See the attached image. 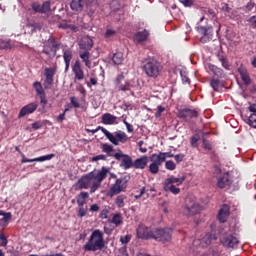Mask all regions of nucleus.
Listing matches in <instances>:
<instances>
[{"instance_id":"20e7f679","label":"nucleus","mask_w":256,"mask_h":256,"mask_svg":"<svg viewBox=\"0 0 256 256\" xmlns=\"http://www.w3.org/2000/svg\"><path fill=\"white\" fill-rule=\"evenodd\" d=\"M131 176L125 175L116 179L115 183L110 188L111 195H119V193L127 189V183H129Z\"/></svg>"},{"instance_id":"a878e982","label":"nucleus","mask_w":256,"mask_h":256,"mask_svg":"<svg viewBox=\"0 0 256 256\" xmlns=\"http://www.w3.org/2000/svg\"><path fill=\"white\" fill-rule=\"evenodd\" d=\"M163 189L166 193H172L173 195H179V193H181L180 188H177L175 184H171L166 180L163 183Z\"/></svg>"},{"instance_id":"0e129e2a","label":"nucleus","mask_w":256,"mask_h":256,"mask_svg":"<svg viewBox=\"0 0 256 256\" xmlns=\"http://www.w3.org/2000/svg\"><path fill=\"white\" fill-rule=\"evenodd\" d=\"M184 7H192L194 0H178Z\"/></svg>"},{"instance_id":"412c9836","label":"nucleus","mask_w":256,"mask_h":256,"mask_svg":"<svg viewBox=\"0 0 256 256\" xmlns=\"http://www.w3.org/2000/svg\"><path fill=\"white\" fill-rule=\"evenodd\" d=\"M231 215V207L227 204H223L218 212V221L225 223Z\"/></svg>"},{"instance_id":"69168bd1","label":"nucleus","mask_w":256,"mask_h":256,"mask_svg":"<svg viewBox=\"0 0 256 256\" xmlns=\"http://www.w3.org/2000/svg\"><path fill=\"white\" fill-rule=\"evenodd\" d=\"M174 159H175L176 163H181V161H183V159H185V154L174 155Z\"/></svg>"},{"instance_id":"603ef678","label":"nucleus","mask_w":256,"mask_h":256,"mask_svg":"<svg viewBox=\"0 0 256 256\" xmlns=\"http://www.w3.org/2000/svg\"><path fill=\"white\" fill-rule=\"evenodd\" d=\"M202 147L205 151H212L213 145L209 143L207 139L202 140Z\"/></svg>"},{"instance_id":"c03bdc74","label":"nucleus","mask_w":256,"mask_h":256,"mask_svg":"<svg viewBox=\"0 0 256 256\" xmlns=\"http://www.w3.org/2000/svg\"><path fill=\"white\" fill-rule=\"evenodd\" d=\"M240 77L244 83V85H251V77H249V73L247 71H240Z\"/></svg>"},{"instance_id":"b1692460","label":"nucleus","mask_w":256,"mask_h":256,"mask_svg":"<svg viewBox=\"0 0 256 256\" xmlns=\"http://www.w3.org/2000/svg\"><path fill=\"white\" fill-rule=\"evenodd\" d=\"M149 163V157H147V155H144L140 158H137L134 162H133V168L134 169H145L147 167V164Z\"/></svg>"},{"instance_id":"a19ab883","label":"nucleus","mask_w":256,"mask_h":256,"mask_svg":"<svg viewBox=\"0 0 256 256\" xmlns=\"http://www.w3.org/2000/svg\"><path fill=\"white\" fill-rule=\"evenodd\" d=\"M124 57H123V52H116L114 53L113 57H112V61L114 63V65H121V63H123L124 61Z\"/></svg>"},{"instance_id":"aec40b11","label":"nucleus","mask_w":256,"mask_h":256,"mask_svg":"<svg viewBox=\"0 0 256 256\" xmlns=\"http://www.w3.org/2000/svg\"><path fill=\"white\" fill-rule=\"evenodd\" d=\"M230 185H233V180L231 179L229 172L224 173L217 180V187L219 189H225V188L229 187Z\"/></svg>"},{"instance_id":"774afa93","label":"nucleus","mask_w":256,"mask_h":256,"mask_svg":"<svg viewBox=\"0 0 256 256\" xmlns=\"http://www.w3.org/2000/svg\"><path fill=\"white\" fill-rule=\"evenodd\" d=\"M115 33H117L115 30L108 29L105 33L106 39H109V37H113V35H115Z\"/></svg>"},{"instance_id":"473e14b6","label":"nucleus","mask_w":256,"mask_h":256,"mask_svg":"<svg viewBox=\"0 0 256 256\" xmlns=\"http://www.w3.org/2000/svg\"><path fill=\"white\" fill-rule=\"evenodd\" d=\"M150 161L156 165H163V163H165V158L163 157V154L158 153V154H152L150 156Z\"/></svg>"},{"instance_id":"423d86ee","label":"nucleus","mask_w":256,"mask_h":256,"mask_svg":"<svg viewBox=\"0 0 256 256\" xmlns=\"http://www.w3.org/2000/svg\"><path fill=\"white\" fill-rule=\"evenodd\" d=\"M199 213H201V205H199L195 200L187 198L184 205V214H186L187 217H193V215H197Z\"/></svg>"},{"instance_id":"3c124183","label":"nucleus","mask_w":256,"mask_h":256,"mask_svg":"<svg viewBox=\"0 0 256 256\" xmlns=\"http://www.w3.org/2000/svg\"><path fill=\"white\" fill-rule=\"evenodd\" d=\"M55 157V154H48L45 156H40L38 158H35L36 163L43 162V161H51Z\"/></svg>"},{"instance_id":"f8f14e48","label":"nucleus","mask_w":256,"mask_h":256,"mask_svg":"<svg viewBox=\"0 0 256 256\" xmlns=\"http://www.w3.org/2000/svg\"><path fill=\"white\" fill-rule=\"evenodd\" d=\"M57 73V65H54L53 67L45 68L44 70V89H51L53 86V81L55 74Z\"/></svg>"},{"instance_id":"a18cd8bd","label":"nucleus","mask_w":256,"mask_h":256,"mask_svg":"<svg viewBox=\"0 0 256 256\" xmlns=\"http://www.w3.org/2000/svg\"><path fill=\"white\" fill-rule=\"evenodd\" d=\"M87 211H89V208L85 205L82 206H78V217L80 219H83V217H85V215H87Z\"/></svg>"},{"instance_id":"a211bd4d","label":"nucleus","mask_w":256,"mask_h":256,"mask_svg":"<svg viewBox=\"0 0 256 256\" xmlns=\"http://www.w3.org/2000/svg\"><path fill=\"white\" fill-rule=\"evenodd\" d=\"M38 107H39V104L35 102H32L28 105L23 106L18 114V118L21 119L22 117L35 113Z\"/></svg>"},{"instance_id":"7c9ffc66","label":"nucleus","mask_w":256,"mask_h":256,"mask_svg":"<svg viewBox=\"0 0 256 256\" xmlns=\"http://www.w3.org/2000/svg\"><path fill=\"white\" fill-rule=\"evenodd\" d=\"M210 86L213 91H221V89H223V82L221 81V78L212 77L210 80Z\"/></svg>"},{"instance_id":"1a4fd4ad","label":"nucleus","mask_w":256,"mask_h":256,"mask_svg":"<svg viewBox=\"0 0 256 256\" xmlns=\"http://www.w3.org/2000/svg\"><path fill=\"white\" fill-rule=\"evenodd\" d=\"M197 117H199V112L193 109L184 108L177 112V118L185 121V123H191V119H197Z\"/></svg>"},{"instance_id":"f03ea898","label":"nucleus","mask_w":256,"mask_h":256,"mask_svg":"<svg viewBox=\"0 0 256 256\" xmlns=\"http://www.w3.org/2000/svg\"><path fill=\"white\" fill-rule=\"evenodd\" d=\"M99 129H101L102 133L105 135V137H107V139L109 140L110 143H112L113 145H119V143H127V134L125 132H116L115 135L111 132H109L107 129H105L104 127L99 126L98 129H94V130H87L88 133H92L93 135H95V133H97L99 131Z\"/></svg>"},{"instance_id":"c85d7f7f","label":"nucleus","mask_w":256,"mask_h":256,"mask_svg":"<svg viewBox=\"0 0 256 256\" xmlns=\"http://www.w3.org/2000/svg\"><path fill=\"white\" fill-rule=\"evenodd\" d=\"M83 7H85V0H72L70 3L72 11H76L77 13H81Z\"/></svg>"},{"instance_id":"72a5a7b5","label":"nucleus","mask_w":256,"mask_h":256,"mask_svg":"<svg viewBox=\"0 0 256 256\" xmlns=\"http://www.w3.org/2000/svg\"><path fill=\"white\" fill-rule=\"evenodd\" d=\"M107 173H109V169L102 167L97 175H94V179H96L99 183H103V180L107 178Z\"/></svg>"},{"instance_id":"dca6fc26","label":"nucleus","mask_w":256,"mask_h":256,"mask_svg":"<svg viewBox=\"0 0 256 256\" xmlns=\"http://www.w3.org/2000/svg\"><path fill=\"white\" fill-rule=\"evenodd\" d=\"M31 9L34 13H49V11H51V2L45 1L42 5L39 2H33L31 4Z\"/></svg>"},{"instance_id":"6e6d98bb","label":"nucleus","mask_w":256,"mask_h":256,"mask_svg":"<svg viewBox=\"0 0 256 256\" xmlns=\"http://www.w3.org/2000/svg\"><path fill=\"white\" fill-rule=\"evenodd\" d=\"M43 125H45V123H43V121L39 120V121L32 123L31 127H32V129H34V131H37V130L41 129L43 127Z\"/></svg>"},{"instance_id":"6e6552de","label":"nucleus","mask_w":256,"mask_h":256,"mask_svg":"<svg viewBox=\"0 0 256 256\" xmlns=\"http://www.w3.org/2000/svg\"><path fill=\"white\" fill-rule=\"evenodd\" d=\"M113 83L117 91H131V83H129V81H125V74L123 72L115 77Z\"/></svg>"},{"instance_id":"052dcab7","label":"nucleus","mask_w":256,"mask_h":256,"mask_svg":"<svg viewBox=\"0 0 256 256\" xmlns=\"http://www.w3.org/2000/svg\"><path fill=\"white\" fill-rule=\"evenodd\" d=\"M92 161H94V162H97V161H107V155L100 154V155L94 156L92 158Z\"/></svg>"},{"instance_id":"f257e3e1","label":"nucleus","mask_w":256,"mask_h":256,"mask_svg":"<svg viewBox=\"0 0 256 256\" xmlns=\"http://www.w3.org/2000/svg\"><path fill=\"white\" fill-rule=\"evenodd\" d=\"M84 251H103L105 249V234L103 231L96 229L94 230L87 243L83 246Z\"/></svg>"},{"instance_id":"8fccbe9b","label":"nucleus","mask_w":256,"mask_h":256,"mask_svg":"<svg viewBox=\"0 0 256 256\" xmlns=\"http://www.w3.org/2000/svg\"><path fill=\"white\" fill-rule=\"evenodd\" d=\"M200 139H201V136H199V134H195V135H193L191 138H190V145H191V147H198V144L197 143H199V141H200Z\"/></svg>"},{"instance_id":"2f4dec72","label":"nucleus","mask_w":256,"mask_h":256,"mask_svg":"<svg viewBox=\"0 0 256 256\" xmlns=\"http://www.w3.org/2000/svg\"><path fill=\"white\" fill-rule=\"evenodd\" d=\"M117 121V116L112 115L111 113H105L102 115V123L104 125H113Z\"/></svg>"},{"instance_id":"13d9d810","label":"nucleus","mask_w":256,"mask_h":256,"mask_svg":"<svg viewBox=\"0 0 256 256\" xmlns=\"http://www.w3.org/2000/svg\"><path fill=\"white\" fill-rule=\"evenodd\" d=\"M99 187H101V182H99V181L93 182L92 186L90 188L91 195H93V193H95V191H97V189H99Z\"/></svg>"},{"instance_id":"4d7b16f0","label":"nucleus","mask_w":256,"mask_h":256,"mask_svg":"<svg viewBox=\"0 0 256 256\" xmlns=\"http://www.w3.org/2000/svg\"><path fill=\"white\" fill-rule=\"evenodd\" d=\"M7 243H9V241L5 237V234H3V232H0V247H7Z\"/></svg>"},{"instance_id":"cd10ccee","label":"nucleus","mask_w":256,"mask_h":256,"mask_svg":"<svg viewBox=\"0 0 256 256\" xmlns=\"http://www.w3.org/2000/svg\"><path fill=\"white\" fill-rule=\"evenodd\" d=\"M79 48L83 49L84 51H91V49H93V39L89 37H84L79 42Z\"/></svg>"},{"instance_id":"393cba45","label":"nucleus","mask_w":256,"mask_h":256,"mask_svg":"<svg viewBox=\"0 0 256 256\" xmlns=\"http://www.w3.org/2000/svg\"><path fill=\"white\" fill-rule=\"evenodd\" d=\"M147 39H149V32L147 29H144L143 31H138L134 35V42L138 44L145 43Z\"/></svg>"},{"instance_id":"338daca9","label":"nucleus","mask_w":256,"mask_h":256,"mask_svg":"<svg viewBox=\"0 0 256 256\" xmlns=\"http://www.w3.org/2000/svg\"><path fill=\"white\" fill-rule=\"evenodd\" d=\"M163 111H165V107H163V106H158V107H157V112L155 113V117H157V118L161 117Z\"/></svg>"},{"instance_id":"2eb2a0df","label":"nucleus","mask_w":256,"mask_h":256,"mask_svg":"<svg viewBox=\"0 0 256 256\" xmlns=\"http://www.w3.org/2000/svg\"><path fill=\"white\" fill-rule=\"evenodd\" d=\"M217 241V234L213 232L206 233L202 239L195 240L194 243L200 244L202 248L209 247V245H213Z\"/></svg>"},{"instance_id":"4be33fe9","label":"nucleus","mask_w":256,"mask_h":256,"mask_svg":"<svg viewBox=\"0 0 256 256\" xmlns=\"http://www.w3.org/2000/svg\"><path fill=\"white\" fill-rule=\"evenodd\" d=\"M63 60L65 63V73L69 71V67H71V61L73 60V51L71 49H63Z\"/></svg>"},{"instance_id":"79ce46f5","label":"nucleus","mask_w":256,"mask_h":256,"mask_svg":"<svg viewBox=\"0 0 256 256\" xmlns=\"http://www.w3.org/2000/svg\"><path fill=\"white\" fill-rule=\"evenodd\" d=\"M218 61H220L222 67H224V69H226V71H229L231 69V65L229 64V60L227 59V57H225L223 55H219Z\"/></svg>"},{"instance_id":"f704fd0d","label":"nucleus","mask_w":256,"mask_h":256,"mask_svg":"<svg viewBox=\"0 0 256 256\" xmlns=\"http://www.w3.org/2000/svg\"><path fill=\"white\" fill-rule=\"evenodd\" d=\"M185 179H187L186 176H182L180 178H175L174 176H171L169 178H167L165 181L172 184V185H183V182L185 181Z\"/></svg>"},{"instance_id":"bb28decb","label":"nucleus","mask_w":256,"mask_h":256,"mask_svg":"<svg viewBox=\"0 0 256 256\" xmlns=\"http://www.w3.org/2000/svg\"><path fill=\"white\" fill-rule=\"evenodd\" d=\"M79 57L82 59V63H84L85 67L91 69V53L89 50L80 51Z\"/></svg>"},{"instance_id":"0eeeda50","label":"nucleus","mask_w":256,"mask_h":256,"mask_svg":"<svg viewBox=\"0 0 256 256\" xmlns=\"http://www.w3.org/2000/svg\"><path fill=\"white\" fill-rule=\"evenodd\" d=\"M173 237V229L163 228L154 231L155 241H161V243H169Z\"/></svg>"},{"instance_id":"9d476101","label":"nucleus","mask_w":256,"mask_h":256,"mask_svg":"<svg viewBox=\"0 0 256 256\" xmlns=\"http://www.w3.org/2000/svg\"><path fill=\"white\" fill-rule=\"evenodd\" d=\"M113 157L117 160V161H121L120 162V167H122V169H125V171H127V169H131L133 167V158L130 155L127 154H123V152H117L113 155Z\"/></svg>"},{"instance_id":"de8ad7c7","label":"nucleus","mask_w":256,"mask_h":256,"mask_svg":"<svg viewBox=\"0 0 256 256\" xmlns=\"http://www.w3.org/2000/svg\"><path fill=\"white\" fill-rule=\"evenodd\" d=\"M159 164H154L153 162L149 165L148 167V171L149 173H151L152 175H157V173H159Z\"/></svg>"},{"instance_id":"c756f323","label":"nucleus","mask_w":256,"mask_h":256,"mask_svg":"<svg viewBox=\"0 0 256 256\" xmlns=\"http://www.w3.org/2000/svg\"><path fill=\"white\" fill-rule=\"evenodd\" d=\"M9 221H11V213L0 210V225L2 227H7Z\"/></svg>"},{"instance_id":"e2e57ef3","label":"nucleus","mask_w":256,"mask_h":256,"mask_svg":"<svg viewBox=\"0 0 256 256\" xmlns=\"http://www.w3.org/2000/svg\"><path fill=\"white\" fill-rule=\"evenodd\" d=\"M70 103L75 107V109H79V107H81V104L77 102V98H75V96L70 97Z\"/></svg>"},{"instance_id":"4c0bfd02","label":"nucleus","mask_w":256,"mask_h":256,"mask_svg":"<svg viewBox=\"0 0 256 256\" xmlns=\"http://www.w3.org/2000/svg\"><path fill=\"white\" fill-rule=\"evenodd\" d=\"M100 149H102V153H107V157H113V155H111V153H113V151H115V149L113 148V146L107 144V143H102L100 145Z\"/></svg>"},{"instance_id":"58836bf2","label":"nucleus","mask_w":256,"mask_h":256,"mask_svg":"<svg viewBox=\"0 0 256 256\" xmlns=\"http://www.w3.org/2000/svg\"><path fill=\"white\" fill-rule=\"evenodd\" d=\"M110 223H112L116 227L123 225V216H121V214L119 213L114 214L112 219L110 220Z\"/></svg>"},{"instance_id":"bf43d9fd","label":"nucleus","mask_w":256,"mask_h":256,"mask_svg":"<svg viewBox=\"0 0 256 256\" xmlns=\"http://www.w3.org/2000/svg\"><path fill=\"white\" fill-rule=\"evenodd\" d=\"M132 235L131 234H127L124 237H120V242L122 243V245H127V243H129L132 239Z\"/></svg>"},{"instance_id":"5701e85b","label":"nucleus","mask_w":256,"mask_h":256,"mask_svg":"<svg viewBox=\"0 0 256 256\" xmlns=\"http://www.w3.org/2000/svg\"><path fill=\"white\" fill-rule=\"evenodd\" d=\"M207 67H208V70L211 71V73H213L214 75L213 77H215L216 79H225L226 75L223 69L211 63H209Z\"/></svg>"},{"instance_id":"37998d69","label":"nucleus","mask_w":256,"mask_h":256,"mask_svg":"<svg viewBox=\"0 0 256 256\" xmlns=\"http://www.w3.org/2000/svg\"><path fill=\"white\" fill-rule=\"evenodd\" d=\"M26 29H28V33L32 35V33H36L37 30L41 29V26L39 24L33 22V23H27Z\"/></svg>"},{"instance_id":"6ab92c4d","label":"nucleus","mask_w":256,"mask_h":256,"mask_svg":"<svg viewBox=\"0 0 256 256\" xmlns=\"http://www.w3.org/2000/svg\"><path fill=\"white\" fill-rule=\"evenodd\" d=\"M93 179H95V174H93V172H91V173H89V174H87L85 176H82L78 180V188L79 189H89Z\"/></svg>"},{"instance_id":"5fc2aeb1","label":"nucleus","mask_w":256,"mask_h":256,"mask_svg":"<svg viewBox=\"0 0 256 256\" xmlns=\"http://www.w3.org/2000/svg\"><path fill=\"white\" fill-rule=\"evenodd\" d=\"M248 125L256 129V114H251L248 118Z\"/></svg>"},{"instance_id":"ea45409f","label":"nucleus","mask_w":256,"mask_h":256,"mask_svg":"<svg viewBox=\"0 0 256 256\" xmlns=\"http://www.w3.org/2000/svg\"><path fill=\"white\" fill-rule=\"evenodd\" d=\"M15 47V44L11 40L0 39V49L9 50Z\"/></svg>"},{"instance_id":"9b49d317","label":"nucleus","mask_w":256,"mask_h":256,"mask_svg":"<svg viewBox=\"0 0 256 256\" xmlns=\"http://www.w3.org/2000/svg\"><path fill=\"white\" fill-rule=\"evenodd\" d=\"M220 243H222L224 247L235 249V247L239 245V239L233 236V234L223 233L220 236Z\"/></svg>"},{"instance_id":"c9c22d12","label":"nucleus","mask_w":256,"mask_h":256,"mask_svg":"<svg viewBox=\"0 0 256 256\" xmlns=\"http://www.w3.org/2000/svg\"><path fill=\"white\" fill-rule=\"evenodd\" d=\"M87 199H89V193L88 192H81L78 196H77V205L78 207H82V205H85V201H87Z\"/></svg>"},{"instance_id":"49530a36","label":"nucleus","mask_w":256,"mask_h":256,"mask_svg":"<svg viewBox=\"0 0 256 256\" xmlns=\"http://www.w3.org/2000/svg\"><path fill=\"white\" fill-rule=\"evenodd\" d=\"M125 199H127V197H125V195H119L116 198V205L117 207H119V209L125 207Z\"/></svg>"},{"instance_id":"680f3d73","label":"nucleus","mask_w":256,"mask_h":256,"mask_svg":"<svg viewBox=\"0 0 256 256\" xmlns=\"http://www.w3.org/2000/svg\"><path fill=\"white\" fill-rule=\"evenodd\" d=\"M180 76L182 79V83H186L189 85V83H191V80L189 79V77L187 76V74L183 71L180 72Z\"/></svg>"},{"instance_id":"7ed1b4c3","label":"nucleus","mask_w":256,"mask_h":256,"mask_svg":"<svg viewBox=\"0 0 256 256\" xmlns=\"http://www.w3.org/2000/svg\"><path fill=\"white\" fill-rule=\"evenodd\" d=\"M143 70L147 77H152V79H157V76L160 75L161 71H163V66L157 59L148 58L146 59Z\"/></svg>"},{"instance_id":"4468645a","label":"nucleus","mask_w":256,"mask_h":256,"mask_svg":"<svg viewBox=\"0 0 256 256\" xmlns=\"http://www.w3.org/2000/svg\"><path fill=\"white\" fill-rule=\"evenodd\" d=\"M71 69L74 75L75 83H77V81H83V79H85V71L83 70V66L81 65L80 60H76L72 64Z\"/></svg>"},{"instance_id":"864d4df0","label":"nucleus","mask_w":256,"mask_h":256,"mask_svg":"<svg viewBox=\"0 0 256 256\" xmlns=\"http://www.w3.org/2000/svg\"><path fill=\"white\" fill-rule=\"evenodd\" d=\"M165 168L168 169V171H175V169H177V165H175V162L172 160H169L165 163Z\"/></svg>"},{"instance_id":"e433bc0d","label":"nucleus","mask_w":256,"mask_h":256,"mask_svg":"<svg viewBox=\"0 0 256 256\" xmlns=\"http://www.w3.org/2000/svg\"><path fill=\"white\" fill-rule=\"evenodd\" d=\"M59 29H70V31H77V27L75 26V24H69V22H67V20H62L59 24H58Z\"/></svg>"},{"instance_id":"39448f33","label":"nucleus","mask_w":256,"mask_h":256,"mask_svg":"<svg viewBox=\"0 0 256 256\" xmlns=\"http://www.w3.org/2000/svg\"><path fill=\"white\" fill-rule=\"evenodd\" d=\"M59 49H61V42L55 39V37L50 36L44 45L42 53H44V55H51V53H53V55L55 56L57 55Z\"/></svg>"},{"instance_id":"f3484780","label":"nucleus","mask_w":256,"mask_h":256,"mask_svg":"<svg viewBox=\"0 0 256 256\" xmlns=\"http://www.w3.org/2000/svg\"><path fill=\"white\" fill-rule=\"evenodd\" d=\"M198 33L202 35L200 38L201 43H207L208 41H211L213 39V27H198Z\"/></svg>"},{"instance_id":"09e8293b","label":"nucleus","mask_w":256,"mask_h":256,"mask_svg":"<svg viewBox=\"0 0 256 256\" xmlns=\"http://www.w3.org/2000/svg\"><path fill=\"white\" fill-rule=\"evenodd\" d=\"M33 87L37 95H43V93H45V90H43V85H41V82H34Z\"/></svg>"},{"instance_id":"ddd939ff","label":"nucleus","mask_w":256,"mask_h":256,"mask_svg":"<svg viewBox=\"0 0 256 256\" xmlns=\"http://www.w3.org/2000/svg\"><path fill=\"white\" fill-rule=\"evenodd\" d=\"M136 235L138 239H154L155 237V231H152L151 228L140 224L138 228L136 229Z\"/></svg>"}]
</instances>
